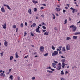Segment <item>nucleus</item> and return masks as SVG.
I'll return each mask as SVG.
<instances>
[{
	"mask_svg": "<svg viewBox=\"0 0 80 80\" xmlns=\"http://www.w3.org/2000/svg\"><path fill=\"white\" fill-rule=\"evenodd\" d=\"M58 51H55L54 52V53H53L52 54V56H55L56 55H58Z\"/></svg>",
	"mask_w": 80,
	"mask_h": 80,
	"instance_id": "obj_1",
	"label": "nucleus"
},
{
	"mask_svg": "<svg viewBox=\"0 0 80 80\" xmlns=\"http://www.w3.org/2000/svg\"><path fill=\"white\" fill-rule=\"evenodd\" d=\"M40 52H43L44 51V47H41L40 48Z\"/></svg>",
	"mask_w": 80,
	"mask_h": 80,
	"instance_id": "obj_2",
	"label": "nucleus"
},
{
	"mask_svg": "<svg viewBox=\"0 0 80 80\" xmlns=\"http://www.w3.org/2000/svg\"><path fill=\"white\" fill-rule=\"evenodd\" d=\"M40 27L39 26L38 27V28H36V32H38V33H40V31H39V29L40 28Z\"/></svg>",
	"mask_w": 80,
	"mask_h": 80,
	"instance_id": "obj_3",
	"label": "nucleus"
},
{
	"mask_svg": "<svg viewBox=\"0 0 80 80\" xmlns=\"http://www.w3.org/2000/svg\"><path fill=\"white\" fill-rule=\"evenodd\" d=\"M66 49L67 51L70 50V45L68 44L66 45Z\"/></svg>",
	"mask_w": 80,
	"mask_h": 80,
	"instance_id": "obj_4",
	"label": "nucleus"
},
{
	"mask_svg": "<svg viewBox=\"0 0 80 80\" xmlns=\"http://www.w3.org/2000/svg\"><path fill=\"white\" fill-rule=\"evenodd\" d=\"M3 5L4 7H7L8 8V9L9 10H11V8H10V6H9L6 4H4Z\"/></svg>",
	"mask_w": 80,
	"mask_h": 80,
	"instance_id": "obj_5",
	"label": "nucleus"
},
{
	"mask_svg": "<svg viewBox=\"0 0 80 80\" xmlns=\"http://www.w3.org/2000/svg\"><path fill=\"white\" fill-rule=\"evenodd\" d=\"M52 66L53 67H54L55 68H56V67H57V65H56V64H55L54 63H52Z\"/></svg>",
	"mask_w": 80,
	"mask_h": 80,
	"instance_id": "obj_6",
	"label": "nucleus"
},
{
	"mask_svg": "<svg viewBox=\"0 0 80 80\" xmlns=\"http://www.w3.org/2000/svg\"><path fill=\"white\" fill-rule=\"evenodd\" d=\"M70 9L72 10V13H75V9L73 8L72 7Z\"/></svg>",
	"mask_w": 80,
	"mask_h": 80,
	"instance_id": "obj_7",
	"label": "nucleus"
},
{
	"mask_svg": "<svg viewBox=\"0 0 80 80\" xmlns=\"http://www.w3.org/2000/svg\"><path fill=\"white\" fill-rule=\"evenodd\" d=\"M1 10L2 12H5V10L4 9V8L3 7H2L1 8Z\"/></svg>",
	"mask_w": 80,
	"mask_h": 80,
	"instance_id": "obj_8",
	"label": "nucleus"
},
{
	"mask_svg": "<svg viewBox=\"0 0 80 80\" xmlns=\"http://www.w3.org/2000/svg\"><path fill=\"white\" fill-rule=\"evenodd\" d=\"M76 29H77V27H76L75 26L73 27L72 28V30L73 32H75L76 30Z\"/></svg>",
	"mask_w": 80,
	"mask_h": 80,
	"instance_id": "obj_9",
	"label": "nucleus"
},
{
	"mask_svg": "<svg viewBox=\"0 0 80 80\" xmlns=\"http://www.w3.org/2000/svg\"><path fill=\"white\" fill-rule=\"evenodd\" d=\"M60 10H61L60 8H57L56 9V11H57V12H58L59 11H60Z\"/></svg>",
	"mask_w": 80,
	"mask_h": 80,
	"instance_id": "obj_10",
	"label": "nucleus"
},
{
	"mask_svg": "<svg viewBox=\"0 0 80 80\" xmlns=\"http://www.w3.org/2000/svg\"><path fill=\"white\" fill-rule=\"evenodd\" d=\"M4 45H5V47H7L8 45V42H7V41L5 42Z\"/></svg>",
	"mask_w": 80,
	"mask_h": 80,
	"instance_id": "obj_11",
	"label": "nucleus"
},
{
	"mask_svg": "<svg viewBox=\"0 0 80 80\" xmlns=\"http://www.w3.org/2000/svg\"><path fill=\"white\" fill-rule=\"evenodd\" d=\"M15 57L16 58H18L19 56L18 55V52H17L15 53Z\"/></svg>",
	"mask_w": 80,
	"mask_h": 80,
	"instance_id": "obj_12",
	"label": "nucleus"
},
{
	"mask_svg": "<svg viewBox=\"0 0 80 80\" xmlns=\"http://www.w3.org/2000/svg\"><path fill=\"white\" fill-rule=\"evenodd\" d=\"M61 68H62L61 67V66H58L57 67V70H60Z\"/></svg>",
	"mask_w": 80,
	"mask_h": 80,
	"instance_id": "obj_13",
	"label": "nucleus"
},
{
	"mask_svg": "<svg viewBox=\"0 0 80 80\" xmlns=\"http://www.w3.org/2000/svg\"><path fill=\"white\" fill-rule=\"evenodd\" d=\"M6 26L7 25L6 24V23H5L3 25H2V27H3V28L5 29V28H7V27H6Z\"/></svg>",
	"mask_w": 80,
	"mask_h": 80,
	"instance_id": "obj_14",
	"label": "nucleus"
},
{
	"mask_svg": "<svg viewBox=\"0 0 80 80\" xmlns=\"http://www.w3.org/2000/svg\"><path fill=\"white\" fill-rule=\"evenodd\" d=\"M32 2L34 3H38V1H35L34 0H32Z\"/></svg>",
	"mask_w": 80,
	"mask_h": 80,
	"instance_id": "obj_15",
	"label": "nucleus"
},
{
	"mask_svg": "<svg viewBox=\"0 0 80 80\" xmlns=\"http://www.w3.org/2000/svg\"><path fill=\"white\" fill-rule=\"evenodd\" d=\"M62 68H65V63L62 62Z\"/></svg>",
	"mask_w": 80,
	"mask_h": 80,
	"instance_id": "obj_16",
	"label": "nucleus"
},
{
	"mask_svg": "<svg viewBox=\"0 0 80 80\" xmlns=\"http://www.w3.org/2000/svg\"><path fill=\"white\" fill-rule=\"evenodd\" d=\"M0 75L1 76H2V77H5V75L3 73H1Z\"/></svg>",
	"mask_w": 80,
	"mask_h": 80,
	"instance_id": "obj_17",
	"label": "nucleus"
},
{
	"mask_svg": "<svg viewBox=\"0 0 80 80\" xmlns=\"http://www.w3.org/2000/svg\"><path fill=\"white\" fill-rule=\"evenodd\" d=\"M28 12L30 14H31L32 13V11L31 10V9H30L28 10Z\"/></svg>",
	"mask_w": 80,
	"mask_h": 80,
	"instance_id": "obj_18",
	"label": "nucleus"
},
{
	"mask_svg": "<svg viewBox=\"0 0 80 80\" xmlns=\"http://www.w3.org/2000/svg\"><path fill=\"white\" fill-rule=\"evenodd\" d=\"M62 49V51H63V52H65V51H66V50H65V47H63Z\"/></svg>",
	"mask_w": 80,
	"mask_h": 80,
	"instance_id": "obj_19",
	"label": "nucleus"
},
{
	"mask_svg": "<svg viewBox=\"0 0 80 80\" xmlns=\"http://www.w3.org/2000/svg\"><path fill=\"white\" fill-rule=\"evenodd\" d=\"M44 35H48V32H45L44 33Z\"/></svg>",
	"mask_w": 80,
	"mask_h": 80,
	"instance_id": "obj_20",
	"label": "nucleus"
},
{
	"mask_svg": "<svg viewBox=\"0 0 80 80\" xmlns=\"http://www.w3.org/2000/svg\"><path fill=\"white\" fill-rule=\"evenodd\" d=\"M66 40H71V38L67 37Z\"/></svg>",
	"mask_w": 80,
	"mask_h": 80,
	"instance_id": "obj_21",
	"label": "nucleus"
},
{
	"mask_svg": "<svg viewBox=\"0 0 80 80\" xmlns=\"http://www.w3.org/2000/svg\"><path fill=\"white\" fill-rule=\"evenodd\" d=\"M73 38L74 39H77V36H74L73 37Z\"/></svg>",
	"mask_w": 80,
	"mask_h": 80,
	"instance_id": "obj_22",
	"label": "nucleus"
},
{
	"mask_svg": "<svg viewBox=\"0 0 80 80\" xmlns=\"http://www.w3.org/2000/svg\"><path fill=\"white\" fill-rule=\"evenodd\" d=\"M9 78L11 79V80H13V76L11 75L9 77Z\"/></svg>",
	"mask_w": 80,
	"mask_h": 80,
	"instance_id": "obj_23",
	"label": "nucleus"
},
{
	"mask_svg": "<svg viewBox=\"0 0 80 80\" xmlns=\"http://www.w3.org/2000/svg\"><path fill=\"white\" fill-rule=\"evenodd\" d=\"M32 33H33L32 32H31V36H32V37H33V36H34V34Z\"/></svg>",
	"mask_w": 80,
	"mask_h": 80,
	"instance_id": "obj_24",
	"label": "nucleus"
},
{
	"mask_svg": "<svg viewBox=\"0 0 80 80\" xmlns=\"http://www.w3.org/2000/svg\"><path fill=\"white\" fill-rule=\"evenodd\" d=\"M61 75H64V72H63V71L62 70L61 72Z\"/></svg>",
	"mask_w": 80,
	"mask_h": 80,
	"instance_id": "obj_25",
	"label": "nucleus"
},
{
	"mask_svg": "<svg viewBox=\"0 0 80 80\" xmlns=\"http://www.w3.org/2000/svg\"><path fill=\"white\" fill-rule=\"evenodd\" d=\"M47 72H48V73H53V72L52 71H50L49 70H47Z\"/></svg>",
	"mask_w": 80,
	"mask_h": 80,
	"instance_id": "obj_26",
	"label": "nucleus"
},
{
	"mask_svg": "<svg viewBox=\"0 0 80 80\" xmlns=\"http://www.w3.org/2000/svg\"><path fill=\"white\" fill-rule=\"evenodd\" d=\"M1 57H3V52H2L0 53Z\"/></svg>",
	"mask_w": 80,
	"mask_h": 80,
	"instance_id": "obj_27",
	"label": "nucleus"
},
{
	"mask_svg": "<svg viewBox=\"0 0 80 80\" xmlns=\"http://www.w3.org/2000/svg\"><path fill=\"white\" fill-rule=\"evenodd\" d=\"M13 58V56H11L10 57V60H12Z\"/></svg>",
	"mask_w": 80,
	"mask_h": 80,
	"instance_id": "obj_28",
	"label": "nucleus"
},
{
	"mask_svg": "<svg viewBox=\"0 0 80 80\" xmlns=\"http://www.w3.org/2000/svg\"><path fill=\"white\" fill-rule=\"evenodd\" d=\"M58 48L59 49V51H60L61 50V49H62V46H61L58 47Z\"/></svg>",
	"mask_w": 80,
	"mask_h": 80,
	"instance_id": "obj_29",
	"label": "nucleus"
},
{
	"mask_svg": "<svg viewBox=\"0 0 80 80\" xmlns=\"http://www.w3.org/2000/svg\"><path fill=\"white\" fill-rule=\"evenodd\" d=\"M48 53H46L45 54H44L43 55L45 57H46V56H48Z\"/></svg>",
	"mask_w": 80,
	"mask_h": 80,
	"instance_id": "obj_30",
	"label": "nucleus"
},
{
	"mask_svg": "<svg viewBox=\"0 0 80 80\" xmlns=\"http://www.w3.org/2000/svg\"><path fill=\"white\" fill-rule=\"evenodd\" d=\"M65 59H62L61 60V62H62V63H64V62H65Z\"/></svg>",
	"mask_w": 80,
	"mask_h": 80,
	"instance_id": "obj_31",
	"label": "nucleus"
},
{
	"mask_svg": "<svg viewBox=\"0 0 80 80\" xmlns=\"http://www.w3.org/2000/svg\"><path fill=\"white\" fill-rule=\"evenodd\" d=\"M20 27L21 28H22V27H23V23H22L21 24V25H20Z\"/></svg>",
	"mask_w": 80,
	"mask_h": 80,
	"instance_id": "obj_32",
	"label": "nucleus"
},
{
	"mask_svg": "<svg viewBox=\"0 0 80 80\" xmlns=\"http://www.w3.org/2000/svg\"><path fill=\"white\" fill-rule=\"evenodd\" d=\"M54 29L55 30H58V29H57V28L56 27H54Z\"/></svg>",
	"mask_w": 80,
	"mask_h": 80,
	"instance_id": "obj_33",
	"label": "nucleus"
},
{
	"mask_svg": "<svg viewBox=\"0 0 80 80\" xmlns=\"http://www.w3.org/2000/svg\"><path fill=\"white\" fill-rule=\"evenodd\" d=\"M32 25L33 27H35V26H36V23H33V24H32Z\"/></svg>",
	"mask_w": 80,
	"mask_h": 80,
	"instance_id": "obj_34",
	"label": "nucleus"
},
{
	"mask_svg": "<svg viewBox=\"0 0 80 80\" xmlns=\"http://www.w3.org/2000/svg\"><path fill=\"white\" fill-rule=\"evenodd\" d=\"M52 48L53 50H55V47L54 46H53L52 45Z\"/></svg>",
	"mask_w": 80,
	"mask_h": 80,
	"instance_id": "obj_35",
	"label": "nucleus"
},
{
	"mask_svg": "<svg viewBox=\"0 0 80 80\" xmlns=\"http://www.w3.org/2000/svg\"><path fill=\"white\" fill-rule=\"evenodd\" d=\"M67 22V19H65L64 21V24H66Z\"/></svg>",
	"mask_w": 80,
	"mask_h": 80,
	"instance_id": "obj_36",
	"label": "nucleus"
},
{
	"mask_svg": "<svg viewBox=\"0 0 80 80\" xmlns=\"http://www.w3.org/2000/svg\"><path fill=\"white\" fill-rule=\"evenodd\" d=\"M13 28H16V25H13Z\"/></svg>",
	"mask_w": 80,
	"mask_h": 80,
	"instance_id": "obj_37",
	"label": "nucleus"
},
{
	"mask_svg": "<svg viewBox=\"0 0 80 80\" xmlns=\"http://www.w3.org/2000/svg\"><path fill=\"white\" fill-rule=\"evenodd\" d=\"M41 24H42V25H46L45 24V23H44V22H42Z\"/></svg>",
	"mask_w": 80,
	"mask_h": 80,
	"instance_id": "obj_38",
	"label": "nucleus"
},
{
	"mask_svg": "<svg viewBox=\"0 0 80 80\" xmlns=\"http://www.w3.org/2000/svg\"><path fill=\"white\" fill-rule=\"evenodd\" d=\"M35 77H33L32 78V80H35Z\"/></svg>",
	"mask_w": 80,
	"mask_h": 80,
	"instance_id": "obj_39",
	"label": "nucleus"
},
{
	"mask_svg": "<svg viewBox=\"0 0 80 80\" xmlns=\"http://www.w3.org/2000/svg\"><path fill=\"white\" fill-rule=\"evenodd\" d=\"M42 28H43V29H46V27H45V26H43L42 27Z\"/></svg>",
	"mask_w": 80,
	"mask_h": 80,
	"instance_id": "obj_40",
	"label": "nucleus"
},
{
	"mask_svg": "<svg viewBox=\"0 0 80 80\" xmlns=\"http://www.w3.org/2000/svg\"><path fill=\"white\" fill-rule=\"evenodd\" d=\"M58 65H59V66H60V67H61L62 66V64H61V63H58Z\"/></svg>",
	"mask_w": 80,
	"mask_h": 80,
	"instance_id": "obj_41",
	"label": "nucleus"
},
{
	"mask_svg": "<svg viewBox=\"0 0 80 80\" xmlns=\"http://www.w3.org/2000/svg\"><path fill=\"white\" fill-rule=\"evenodd\" d=\"M34 12H37V10L36 8H34Z\"/></svg>",
	"mask_w": 80,
	"mask_h": 80,
	"instance_id": "obj_42",
	"label": "nucleus"
},
{
	"mask_svg": "<svg viewBox=\"0 0 80 80\" xmlns=\"http://www.w3.org/2000/svg\"><path fill=\"white\" fill-rule=\"evenodd\" d=\"M27 32H24V37H25V36H26V35H27Z\"/></svg>",
	"mask_w": 80,
	"mask_h": 80,
	"instance_id": "obj_43",
	"label": "nucleus"
},
{
	"mask_svg": "<svg viewBox=\"0 0 80 80\" xmlns=\"http://www.w3.org/2000/svg\"><path fill=\"white\" fill-rule=\"evenodd\" d=\"M28 55L26 56H25V57H24V58H28Z\"/></svg>",
	"mask_w": 80,
	"mask_h": 80,
	"instance_id": "obj_44",
	"label": "nucleus"
},
{
	"mask_svg": "<svg viewBox=\"0 0 80 80\" xmlns=\"http://www.w3.org/2000/svg\"><path fill=\"white\" fill-rule=\"evenodd\" d=\"M65 12H66V10H65L63 9V13H65Z\"/></svg>",
	"mask_w": 80,
	"mask_h": 80,
	"instance_id": "obj_45",
	"label": "nucleus"
},
{
	"mask_svg": "<svg viewBox=\"0 0 80 80\" xmlns=\"http://www.w3.org/2000/svg\"><path fill=\"white\" fill-rule=\"evenodd\" d=\"M48 68H49V69H51V67L50 66H49L48 68H47V69H48Z\"/></svg>",
	"mask_w": 80,
	"mask_h": 80,
	"instance_id": "obj_46",
	"label": "nucleus"
},
{
	"mask_svg": "<svg viewBox=\"0 0 80 80\" xmlns=\"http://www.w3.org/2000/svg\"><path fill=\"white\" fill-rule=\"evenodd\" d=\"M25 26H27V25H28V24H27V22H26L25 23Z\"/></svg>",
	"mask_w": 80,
	"mask_h": 80,
	"instance_id": "obj_47",
	"label": "nucleus"
},
{
	"mask_svg": "<svg viewBox=\"0 0 80 80\" xmlns=\"http://www.w3.org/2000/svg\"><path fill=\"white\" fill-rule=\"evenodd\" d=\"M51 70H52V71H55V69L51 68Z\"/></svg>",
	"mask_w": 80,
	"mask_h": 80,
	"instance_id": "obj_48",
	"label": "nucleus"
},
{
	"mask_svg": "<svg viewBox=\"0 0 80 80\" xmlns=\"http://www.w3.org/2000/svg\"><path fill=\"white\" fill-rule=\"evenodd\" d=\"M74 27V25H72L71 26H70V28H72V27Z\"/></svg>",
	"mask_w": 80,
	"mask_h": 80,
	"instance_id": "obj_49",
	"label": "nucleus"
},
{
	"mask_svg": "<svg viewBox=\"0 0 80 80\" xmlns=\"http://www.w3.org/2000/svg\"><path fill=\"white\" fill-rule=\"evenodd\" d=\"M54 63H58V62L56 61L55 60Z\"/></svg>",
	"mask_w": 80,
	"mask_h": 80,
	"instance_id": "obj_50",
	"label": "nucleus"
},
{
	"mask_svg": "<svg viewBox=\"0 0 80 80\" xmlns=\"http://www.w3.org/2000/svg\"><path fill=\"white\" fill-rule=\"evenodd\" d=\"M69 21H72V19H71V18H69Z\"/></svg>",
	"mask_w": 80,
	"mask_h": 80,
	"instance_id": "obj_51",
	"label": "nucleus"
},
{
	"mask_svg": "<svg viewBox=\"0 0 80 80\" xmlns=\"http://www.w3.org/2000/svg\"><path fill=\"white\" fill-rule=\"evenodd\" d=\"M18 28H17L16 32H18Z\"/></svg>",
	"mask_w": 80,
	"mask_h": 80,
	"instance_id": "obj_52",
	"label": "nucleus"
},
{
	"mask_svg": "<svg viewBox=\"0 0 80 80\" xmlns=\"http://www.w3.org/2000/svg\"><path fill=\"white\" fill-rule=\"evenodd\" d=\"M53 19L54 20V19H55V16H53Z\"/></svg>",
	"mask_w": 80,
	"mask_h": 80,
	"instance_id": "obj_53",
	"label": "nucleus"
},
{
	"mask_svg": "<svg viewBox=\"0 0 80 80\" xmlns=\"http://www.w3.org/2000/svg\"><path fill=\"white\" fill-rule=\"evenodd\" d=\"M61 57L62 58H65V57H63V56H61Z\"/></svg>",
	"mask_w": 80,
	"mask_h": 80,
	"instance_id": "obj_54",
	"label": "nucleus"
},
{
	"mask_svg": "<svg viewBox=\"0 0 80 80\" xmlns=\"http://www.w3.org/2000/svg\"><path fill=\"white\" fill-rule=\"evenodd\" d=\"M43 32H46V30H42Z\"/></svg>",
	"mask_w": 80,
	"mask_h": 80,
	"instance_id": "obj_55",
	"label": "nucleus"
},
{
	"mask_svg": "<svg viewBox=\"0 0 80 80\" xmlns=\"http://www.w3.org/2000/svg\"><path fill=\"white\" fill-rule=\"evenodd\" d=\"M41 9H43V8H43V7H41L40 8Z\"/></svg>",
	"mask_w": 80,
	"mask_h": 80,
	"instance_id": "obj_56",
	"label": "nucleus"
},
{
	"mask_svg": "<svg viewBox=\"0 0 80 80\" xmlns=\"http://www.w3.org/2000/svg\"><path fill=\"white\" fill-rule=\"evenodd\" d=\"M11 70H12V69H10L9 70V73H10V72L11 71Z\"/></svg>",
	"mask_w": 80,
	"mask_h": 80,
	"instance_id": "obj_57",
	"label": "nucleus"
},
{
	"mask_svg": "<svg viewBox=\"0 0 80 80\" xmlns=\"http://www.w3.org/2000/svg\"><path fill=\"white\" fill-rule=\"evenodd\" d=\"M20 80V77H18V80Z\"/></svg>",
	"mask_w": 80,
	"mask_h": 80,
	"instance_id": "obj_58",
	"label": "nucleus"
},
{
	"mask_svg": "<svg viewBox=\"0 0 80 80\" xmlns=\"http://www.w3.org/2000/svg\"><path fill=\"white\" fill-rule=\"evenodd\" d=\"M59 54H60H60H62V51H59Z\"/></svg>",
	"mask_w": 80,
	"mask_h": 80,
	"instance_id": "obj_59",
	"label": "nucleus"
},
{
	"mask_svg": "<svg viewBox=\"0 0 80 80\" xmlns=\"http://www.w3.org/2000/svg\"><path fill=\"white\" fill-rule=\"evenodd\" d=\"M67 6H68V7H70V6H69V4H67Z\"/></svg>",
	"mask_w": 80,
	"mask_h": 80,
	"instance_id": "obj_60",
	"label": "nucleus"
},
{
	"mask_svg": "<svg viewBox=\"0 0 80 80\" xmlns=\"http://www.w3.org/2000/svg\"><path fill=\"white\" fill-rule=\"evenodd\" d=\"M65 8H66V9H68V7H65Z\"/></svg>",
	"mask_w": 80,
	"mask_h": 80,
	"instance_id": "obj_61",
	"label": "nucleus"
},
{
	"mask_svg": "<svg viewBox=\"0 0 80 80\" xmlns=\"http://www.w3.org/2000/svg\"><path fill=\"white\" fill-rule=\"evenodd\" d=\"M31 46H32V47H33V48H34V47H35L34 46V45H32Z\"/></svg>",
	"mask_w": 80,
	"mask_h": 80,
	"instance_id": "obj_62",
	"label": "nucleus"
},
{
	"mask_svg": "<svg viewBox=\"0 0 80 80\" xmlns=\"http://www.w3.org/2000/svg\"><path fill=\"white\" fill-rule=\"evenodd\" d=\"M56 15L57 16H58V13H56Z\"/></svg>",
	"mask_w": 80,
	"mask_h": 80,
	"instance_id": "obj_63",
	"label": "nucleus"
},
{
	"mask_svg": "<svg viewBox=\"0 0 80 80\" xmlns=\"http://www.w3.org/2000/svg\"><path fill=\"white\" fill-rule=\"evenodd\" d=\"M65 73H68V72L66 71L65 72Z\"/></svg>",
	"mask_w": 80,
	"mask_h": 80,
	"instance_id": "obj_64",
	"label": "nucleus"
}]
</instances>
